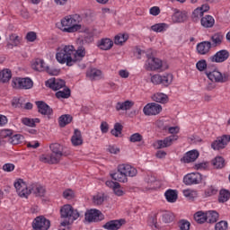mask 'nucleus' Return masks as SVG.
<instances>
[{"instance_id": "nucleus-24", "label": "nucleus", "mask_w": 230, "mask_h": 230, "mask_svg": "<svg viewBox=\"0 0 230 230\" xmlns=\"http://www.w3.org/2000/svg\"><path fill=\"white\" fill-rule=\"evenodd\" d=\"M86 76L92 81H96L102 80V78H103V74L102 73V70L93 68L86 73Z\"/></svg>"}, {"instance_id": "nucleus-23", "label": "nucleus", "mask_w": 230, "mask_h": 230, "mask_svg": "<svg viewBox=\"0 0 230 230\" xmlns=\"http://www.w3.org/2000/svg\"><path fill=\"white\" fill-rule=\"evenodd\" d=\"M211 49L210 41H202L197 45V51L199 55H208Z\"/></svg>"}, {"instance_id": "nucleus-55", "label": "nucleus", "mask_w": 230, "mask_h": 230, "mask_svg": "<svg viewBox=\"0 0 230 230\" xmlns=\"http://www.w3.org/2000/svg\"><path fill=\"white\" fill-rule=\"evenodd\" d=\"M204 17V13H202V10L195 9L194 12L192 13V19L193 21L197 22L199 19H202Z\"/></svg>"}, {"instance_id": "nucleus-9", "label": "nucleus", "mask_w": 230, "mask_h": 230, "mask_svg": "<svg viewBox=\"0 0 230 230\" xmlns=\"http://www.w3.org/2000/svg\"><path fill=\"white\" fill-rule=\"evenodd\" d=\"M51 226L49 219H47L43 216L37 217L32 222L33 230H48Z\"/></svg>"}, {"instance_id": "nucleus-4", "label": "nucleus", "mask_w": 230, "mask_h": 230, "mask_svg": "<svg viewBox=\"0 0 230 230\" xmlns=\"http://www.w3.org/2000/svg\"><path fill=\"white\" fill-rule=\"evenodd\" d=\"M60 213L61 218L66 219L61 222L59 230H66L62 227H67V226L73 224L74 220H78V218H80V212L73 208L71 205H64L60 209Z\"/></svg>"}, {"instance_id": "nucleus-2", "label": "nucleus", "mask_w": 230, "mask_h": 230, "mask_svg": "<svg viewBox=\"0 0 230 230\" xmlns=\"http://www.w3.org/2000/svg\"><path fill=\"white\" fill-rule=\"evenodd\" d=\"M49 148L52 153L40 155V161L48 164H58V163H60V159L64 157V146L55 143L50 145Z\"/></svg>"}, {"instance_id": "nucleus-8", "label": "nucleus", "mask_w": 230, "mask_h": 230, "mask_svg": "<svg viewBox=\"0 0 230 230\" xmlns=\"http://www.w3.org/2000/svg\"><path fill=\"white\" fill-rule=\"evenodd\" d=\"M14 188L22 199H28V196L31 193V187L28 189V185L22 179L14 182Z\"/></svg>"}, {"instance_id": "nucleus-28", "label": "nucleus", "mask_w": 230, "mask_h": 230, "mask_svg": "<svg viewBox=\"0 0 230 230\" xmlns=\"http://www.w3.org/2000/svg\"><path fill=\"white\" fill-rule=\"evenodd\" d=\"M200 22L203 28H213L215 26V18L211 15H206L201 18Z\"/></svg>"}, {"instance_id": "nucleus-22", "label": "nucleus", "mask_w": 230, "mask_h": 230, "mask_svg": "<svg viewBox=\"0 0 230 230\" xmlns=\"http://www.w3.org/2000/svg\"><path fill=\"white\" fill-rule=\"evenodd\" d=\"M199 159V151L191 150L187 152L184 156L181 158L183 163H193Z\"/></svg>"}, {"instance_id": "nucleus-61", "label": "nucleus", "mask_w": 230, "mask_h": 230, "mask_svg": "<svg viewBox=\"0 0 230 230\" xmlns=\"http://www.w3.org/2000/svg\"><path fill=\"white\" fill-rule=\"evenodd\" d=\"M165 130H168L169 134H179V127H169L168 124H165Z\"/></svg>"}, {"instance_id": "nucleus-62", "label": "nucleus", "mask_w": 230, "mask_h": 230, "mask_svg": "<svg viewBox=\"0 0 230 230\" xmlns=\"http://www.w3.org/2000/svg\"><path fill=\"white\" fill-rule=\"evenodd\" d=\"M4 172H13L15 170V165L13 164H4L3 165Z\"/></svg>"}, {"instance_id": "nucleus-46", "label": "nucleus", "mask_w": 230, "mask_h": 230, "mask_svg": "<svg viewBox=\"0 0 230 230\" xmlns=\"http://www.w3.org/2000/svg\"><path fill=\"white\" fill-rule=\"evenodd\" d=\"M127 40H128V35L118 34L117 36H115L114 43L117 46H119V45L123 44V42H127Z\"/></svg>"}, {"instance_id": "nucleus-35", "label": "nucleus", "mask_w": 230, "mask_h": 230, "mask_svg": "<svg viewBox=\"0 0 230 230\" xmlns=\"http://www.w3.org/2000/svg\"><path fill=\"white\" fill-rule=\"evenodd\" d=\"M164 197L167 202H171V203L177 202V199H178L177 190H168L164 193Z\"/></svg>"}, {"instance_id": "nucleus-27", "label": "nucleus", "mask_w": 230, "mask_h": 230, "mask_svg": "<svg viewBox=\"0 0 230 230\" xmlns=\"http://www.w3.org/2000/svg\"><path fill=\"white\" fill-rule=\"evenodd\" d=\"M85 57V48L84 47H79L77 50L75 49L74 48V56L73 58L75 60V64L76 62H81V60Z\"/></svg>"}, {"instance_id": "nucleus-37", "label": "nucleus", "mask_w": 230, "mask_h": 230, "mask_svg": "<svg viewBox=\"0 0 230 230\" xmlns=\"http://www.w3.org/2000/svg\"><path fill=\"white\" fill-rule=\"evenodd\" d=\"M206 216L208 224H215L218 220V213L215 210L206 212Z\"/></svg>"}, {"instance_id": "nucleus-33", "label": "nucleus", "mask_w": 230, "mask_h": 230, "mask_svg": "<svg viewBox=\"0 0 230 230\" xmlns=\"http://www.w3.org/2000/svg\"><path fill=\"white\" fill-rule=\"evenodd\" d=\"M47 67L48 66H46L43 59H36L32 64V69H34V71H46Z\"/></svg>"}, {"instance_id": "nucleus-11", "label": "nucleus", "mask_w": 230, "mask_h": 230, "mask_svg": "<svg viewBox=\"0 0 230 230\" xmlns=\"http://www.w3.org/2000/svg\"><path fill=\"white\" fill-rule=\"evenodd\" d=\"M183 182L186 184V186H191L193 184H200V182H202V174L199 172H191V173L186 174L183 177Z\"/></svg>"}, {"instance_id": "nucleus-32", "label": "nucleus", "mask_w": 230, "mask_h": 230, "mask_svg": "<svg viewBox=\"0 0 230 230\" xmlns=\"http://www.w3.org/2000/svg\"><path fill=\"white\" fill-rule=\"evenodd\" d=\"M19 44H21V38H19V36L16 34H12L7 41V48L9 49H13V47L19 46Z\"/></svg>"}, {"instance_id": "nucleus-21", "label": "nucleus", "mask_w": 230, "mask_h": 230, "mask_svg": "<svg viewBox=\"0 0 230 230\" xmlns=\"http://www.w3.org/2000/svg\"><path fill=\"white\" fill-rule=\"evenodd\" d=\"M71 143L73 146H81L84 145V138H82V131L79 129H75L74 134L71 137Z\"/></svg>"}, {"instance_id": "nucleus-44", "label": "nucleus", "mask_w": 230, "mask_h": 230, "mask_svg": "<svg viewBox=\"0 0 230 230\" xmlns=\"http://www.w3.org/2000/svg\"><path fill=\"white\" fill-rule=\"evenodd\" d=\"M22 123L26 125L27 127H35V123H40V119H30V118H23L22 119Z\"/></svg>"}, {"instance_id": "nucleus-14", "label": "nucleus", "mask_w": 230, "mask_h": 230, "mask_svg": "<svg viewBox=\"0 0 230 230\" xmlns=\"http://www.w3.org/2000/svg\"><path fill=\"white\" fill-rule=\"evenodd\" d=\"M118 167L119 169V172L124 173L127 179H128V177H136L137 175V169L130 164H119Z\"/></svg>"}, {"instance_id": "nucleus-45", "label": "nucleus", "mask_w": 230, "mask_h": 230, "mask_svg": "<svg viewBox=\"0 0 230 230\" xmlns=\"http://www.w3.org/2000/svg\"><path fill=\"white\" fill-rule=\"evenodd\" d=\"M153 31H156V33H161V31H165L168 30V24L166 23H156L151 27Z\"/></svg>"}, {"instance_id": "nucleus-25", "label": "nucleus", "mask_w": 230, "mask_h": 230, "mask_svg": "<svg viewBox=\"0 0 230 230\" xmlns=\"http://www.w3.org/2000/svg\"><path fill=\"white\" fill-rule=\"evenodd\" d=\"M123 226L121 220H111L102 226L103 229L107 230H118Z\"/></svg>"}, {"instance_id": "nucleus-13", "label": "nucleus", "mask_w": 230, "mask_h": 230, "mask_svg": "<svg viewBox=\"0 0 230 230\" xmlns=\"http://www.w3.org/2000/svg\"><path fill=\"white\" fill-rule=\"evenodd\" d=\"M87 222H101L103 220V214L98 209H91L84 214Z\"/></svg>"}, {"instance_id": "nucleus-57", "label": "nucleus", "mask_w": 230, "mask_h": 230, "mask_svg": "<svg viewBox=\"0 0 230 230\" xmlns=\"http://www.w3.org/2000/svg\"><path fill=\"white\" fill-rule=\"evenodd\" d=\"M190 221L188 220H184V219H181L180 222H179V228L180 230H190Z\"/></svg>"}, {"instance_id": "nucleus-56", "label": "nucleus", "mask_w": 230, "mask_h": 230, "mask_svg": "<svg viewBox=\"0 0 230 230\" xmlns=\"http://www.w3.org/2000/svg\"><path fill=\"white\" fill-rule=\"evenodd\" d=\"M218 190L215 186H209L206 190H205V195L206 197H212V195H217Z\"/></svg>"}, {"instance_id": "nucleus-12", "label": "nucleus", "mask_w": 230, "mask_h": 230, "mask_svg": "<svg viewBox=\"0 0 230 230\" xmlns=\"http://www.w3.org/2000/svg\"><path fill=\"white\" fill-rule=\"evenodd\" d=\"M229 141H230V136L223 135L222 137H218L217 140L212 142L211 148H213V150H222L223 148H226Z\"/></svg>"}, {"instance_id": "nucleus-3", "label": "nucleus", "mask_w": 230, "mask_h": 230, "mask_svg": "<svg viewBox=\"0 0 230 230\" xmlns=\"http://www.w3.org/2000/svg\"><path fill=\"white\" fill-rule=\"evenodd\" d=\"M75 47L73 45H66L58 49L56 59L59 64H66L68 67L75 66Z\"/></svg>"}, {"instance_id": "nucleus-39", "label": "nucleus", "mask_w": 230, "mask_h": 230, "mask_svg": "<svg viewBox=\"0 0 230 230\" xmlns=\"http://www.w3.org/2000/svg\"><path fill=\"white\" fill-rule=\"evenodd\" d=\"M194 220L198 224H204V222H208L206 213L202 211H199L196 214H194Z\"/></svg>"}, {"instance_id": "nucleus-40", "label": "nucleus", "mask_w": 230, "mask_h": 230, "mask_svg": "<svg viewBox=\"0 0 230 230\" xmlns=\"http://www.w3.org/2000/svg\"><path fill=\"white\" fill-rule=\"evenodd\" d=\"M73 121V117L71 115H62L59 117V127H66V125H69Z\"/></svg>"}, {"instance_id": "nucleus-5", "label": "nucleus", "mask_w": 230, "mask_h": 230, "mask_svg": "<svg viewBox=\"0 0 230 230\" xmlns=\"http://www.w3.org/2000/svg\"><path fill=\"white\" fill-rule=\"evenodd\" d=\"M145 68L146 71H157L158 69L164 71L165 69H168V63H163V61L157 58L147 56Z\"/></svg>"}, {"instance_id": "nucleus-19", "label": "nucleus", "mask_w": 230, "mask_h": 230, "mask_svg": "<svg viewBox=\"0 0 230 230\" xmlns=\"http://www.w3.org/2000/svg\"><path fill=\"white\" fill-rule=\"evenodd\" d=\"M97 46L102 50V51H109V49H111L114 46V41L109 38H104L100 40L97 42Z\"/></svg>"}, {"instance_id": "nucleus-38", "label": "nucleus", "mask_w": 230, "mask_h": 230, "mask_svg": "<svg viewBox=\"0 0 230 230\" xmlns=\"http://www.w3.org/2000/svg\"><path fill=\"white\" fill-rule=\"evenodd\" d=\"M173 82V75L172 74H165L162 75V83L161 85L164 87H168Z\"/></svg>"}, {"instance_id": "nucleus-53", "label": "nucleus", "mask_w": 230, "mask_h": 230, "mask_svg": "<svg viewBox=\"0 0 230 230\" xmlns=\"http://www.w3.org/2000/svg\"><path fill=\"white\" fill-rule=\"evenodd\" d=\"M129 141L131 143H139L143 141V136L139 133H134L129 137Z\"/></svg>"}, {"instance_id": "nucleus-50", "label": "nucleus", "mask_w": 230, "mask_h": 230, "mask_svg": "<svg viewBox=\"0 0 230 230\" xmlns=\"http://www.w3.org/2000/svg\"><path fill=\"white\" fill-rule=\"evenodd\" d=\"M184 197L189 199L190 200H193V199L197 198V191L187 189L182 191Z\"/></svg>"}, {"instance_id": "nucleus-31", "label": "nucleus", "mask_w": 230, "mask_h": 230, "mask_svg": "<svg viewBox=\"0 0 230 230\" xmlns=\"http://www.w3.org/2000/svg\"><path fill=\"white\" fill-rule=\"evenodd\" d=\"M188 19V16L185 13H182L181 11H175L174 13L172 16V22H184Z\"/></svg>"}, {"instance_id": "nucleus-29", "label": "nucleus", "mask_w": 230, "mask_h": 230, "mask_svg": "<svg viewBox=\"0 0 230 230\" xmlns=\"http://www.w3.org/2000/svg\"><path fill=\"white\" fill-rule=\"evenodd\" d=\"M111 177L114 181H118V182H128V178H127L125 173H123L121 171H119V167H118V170L116 172L111 174Z\"/></svg>"}, {"instance_id": "nucleus-64", "label": "nucleus", "mask_w": 230, "mask_h": 230, "mask_svg": "<svg viewBox=\"0 0 230 230\" xmlns=\"http://www.w3.org/2000/svg\"><path fill=\"white\" fill-rule=\"evenodd\" d=\"M100 128H101L102 134H107V132H109V123L102 121L101 123Z\"/></svg>"}, {"instance_id": "nucleus-1", "label": "nucleus", "mask_w": 230, "mask_h": 230, "mask_svg": "<svg viewBox=\"0 0 230 230\" xmlns=\"http://www.w3.org/2000/svg\"><path fill=\"white\" fill-rule=\"evenodd\" d=\"M81 22L82 17L79 14H74L62 19L61 22L58 23V28L66 33H75L82 30Z\"/></svg>"}, {"instance_id": "nucleus-34", "label": "nucleus", "mask_w": 230, "mask_h": 230, "mask_svg": "<svg viewBox=\"0 0 230 230\" xmlns=\"http://www.w3.org/2000/svg\"><path fill=\"white\" fill-rule=\"evenodd\" d=\"M152 100L157 103H167L168 95L163 93H156L152 96Z\"/></svg>"}, {"instance_id": "nucleus-47", "label": "nucleus", "mask_w": 230, "mask_h": 230, "mask_svg": "<svg viewBox=\"0 0 230 230\" xmlns=\"http://www.w3.org/2000/svg\"><path fill=\"white\" fill-rule=\"evenodd\" d=\"M22 139H24L22 135L16 134L9 138V143H11V145H19L20 143H22Z\"/></svg>"}, {"instance_id": "nucleus-15", "label": "nucleus", "mask_w": 230, "mask_h": 230, "mask_svg": "<svg viewBox=\"0 0 230 230\" xmlns=\"http://www.w3.org/2000/svg\"><path fill=\"white\" fill-rule=\"evenodd\" d=\"M229 58V51L222 49L217 51L214 56L209 58L210 62H216L217 64H221L226 62Z\"/></svg>"}, {"instance_id": "nucleus-10", "label": "nucleus", "mask_w": 230, "mask_h": 230, "mask_svg": "<svg viewBox=\"0 0 230 230\" xmlns=\"http://www.w3.org/2000/svg\"><path fill=\"white\" fill-rule=\"evenodd\" d=\"M162 111L163 106L155 102L148 103L143 109V112L146 116H157Z\"/></svg>"}, {"instance_id": "nucleus-18", "label": "nucleus", "mask_w": 230, "mask_h": 230, "mask_svg": "<svg viewBox=\"0 0 230 230\" xmlns=\"http://www.w3.org/2000/svg\"><path fill=\"white\" fill-rule=\"evenodd\" d=\"M36 105L38 107V112L40 114H42L43 116H50V114H53V110L49 105L46 104V102L42 101L36 102Z\"/></svg>"}, {"instance_id": "nucleus-43", "label": "nucleus", "mask_w": 230, "mask_h": 230, "mask_svg": "<svg viewBox=\"0 0 230 230\" xmlns=\"http://www.w3.org/2000/svg\"><path fill=\"white\" fill-rule=\"evenodd\" d=\"M230 199V192L227 190H221L219 192V198H218V201L219 202H227V200H229Z\"/></svg>"}, {"instance_id": "nucleus-30", "label": "nucleus", "mask_w": 230, "mask_h": 230, "mask_svg": "<svg viewBox=\"0 0 230 230\" xmlns=\"http://www.w3.org/2000/svg\"><path fill=\"white\" fill-rule=\"evenodd\" d=\"M211 48H217L222 44V40H224V34L217 32L211 36Z\"/></svg>"}, {"instance_id": "nucleus-51", "label": "nucleus", "mask_w": 230, "mask_h": 230, "mask_svg": "<svg viewBox=\"0 0 230 230\" xmlns=\"http://www.w3.org/2000/svg\"><path fill=\"white\" fill-rule=\"evenodd\" d=\"M103 202H105V195L96 194L93 196V204H95V206H102Z\"/></svg>"}, {"instance_id": "nucleus-60", "label": "nucleus", "mask_w": 230, "mask_h": 230, "mask_svg": "<svg viewBox=\"0 0 230 230\" xmlns=\"http://www.w3.org/2000/svg\"><path fill=\"white\" fill-rule=\"evenodd\" d=\"M216 230H227V221H220L215 226Z\"/></svg>"}, {"instance_id": "nucleus-16", "label": "nucleus", "mask_w": 230, "mask_h": 230, "mask_svg": "<svg viewBox=\"0 0 230 230\" xmlns=\"http://www.w3.org/2000/svg\"><path fill=\"white\" fill-rule=\"evenodd\" d=\"M45 85L53 91H58L59 89H62V87H66V81L62 79L51 78L46 81Z\"/></svg>"}, {"instance_id": "nucleus-63", "label": "nucleus", "mask_w": 230, "mask_h": 230, "mask_svg": "<svg viewBox=\"0 0 230 230\" xmlns=\"http://www.w3.org/2000/svg\"><path fill=\"white\" fill-rule=\"evenodd\" d=\"M12 136V130L10 129H3L0 131V137L2 139H5V137H10Z\"/></svg>"}, {"instance_id": "nucleus-49", "label": "nucleus", "mask_w": 230, "mask_h": 230, "mask_svg": "<svg viewBox=\"0 0 230 230\" xmlns=\"http://www.w3.org/2000/svg\"><path fill=\"white\" fill-rule=\"evenodd\" d=\"M56 96L58 98H69V96H71V90L66 87L63 91H58L56 93Z\"/></svg>"}, {"instance_id": "nucleus-54", "label": "nucleus", "mask_w": 230, "mask_h": 230, "mask_svg": "<svg viewBox=\"0 0 230 230\" xmlns=\"http://www.w3.org/2000/svg\"><path fill=\"white\" fill-rule=\"evenodd\" d=\"M196 67L198 71H205L208 68V63L205 59H201L197 62Z\"/></svg>"}, {"instance_id": "nucleus-6", "label": "nucleus", "mask_w": 230, "mask_h": 230, "mask_svg": "<svg viewBox=\"0 0 230 230\" xmlns=\"http://www.w3.org/2000/svg\"><path fill=\"white\" fill-rule=\"evenodd\" d=\"M205 75L208 76V80L216 82L217 84H226V82H229V74H222L218 70H206Z\"/></svg>"}, {"instance_id": "nucleus-36", "label": "nucleus", "mask_w": 230, "mask_h": 230, "mask_svg": "<svg viewBox=\"0 0 230 230\" xmlns=\"http://www.w3.org/2000/svg\"><path fill=\"white\" fill-rule=\"evenodd\" d=\"M12 79V70L4 69L0 72V82L3 84H6V82H10Z\"/></svg>"}, {"instance_id": "nucleus-42", "label": "nucleus", "mask_w": 230, "mask_h": 230, "mask_svg": "<svg viewBox=\"0 0 230 230\" xmlns=\"http://www.w3.org/2000/svg\"><path fill=\"white\" fill-rule=\"evenodd\" d=\"M12 106L15 109H22V107H24V98L14 97L12 101Z\"/></svg>"}, {"instance_id": "nucleus-58", "label": "nucleus", "mask_w": 230, "mask_h": 230, "mask_svg": "<svg viewBox=\"0 0 230 230\" xmlns=\"http://www.w3.org/2000/svg\"><path fill=\"white\" fill-rule=\"evenodd\" d=\"M64 199H67V200H71V199L75 198V191L73 190L67 189L63 192Z\"/></svg>"}, {"instance_id": "nucleus-41", "label": "nucleus", "mask_w": 230, "mask_h": 230, "mask_svg": "<svg viewBox=\"0 0 230 230\" xmlns=\"http://www.w3.org/2000/svg\"><path fill=\"white\" fill-rule=\"evenodd\" d=\"M212 164L215 168H224L226 165V161L222 156H217L214 160H212Z\"/></svg>"}, {"instance_id": "nucleus-17", "label": "nucleus", "mask_w": 230, "mask_h": 230, "mask_svg": "<svg viewBox=\"0 0 230 230\" xmlns=\"http://www.w3.org/2000/svg\"><path fill=\"white\" fill-rule=\"evenodd\" d=\"M179 139V136L171 135L165 137L164 140L157 141V148H168V146H172L173 145V141H177Z\"/></svg>"}, {"instance_id": "nucleus-20", "label": "nucleus", "mask_w": 230, "mask_h": 230, "mask_svg": "<svg viewBox=\"0 0 230 230\" xmlns=\"http://www.w3.org/2000/svg\"><path fill=\"white\" fill-rule=\"evenodd\" d=\"M31 193L35 195V197H44L46 195V187L39 183H34L31 185Z\"/></svg>"}, {"instance_id": "nucleus-52", "label": "nucleus", "mask_w": 230, "mask_h": 230, "mask_svg": "<svg viewBox=\"0 0 230 230\" xmlns=\"http://www.w3.org/2000/svg\"><path fill=\"white\" fill-rule=\"evenodd\" d=\"M162 78H163V75L159 74L151 75V84H154V85H161Z\"/></svg>"}, {"instance_id": "nucleus-26", "label": "nucleus", "mask_w": 230, "mask_h": 230, "mask_svg": "<svg viewBox=\"0 0 230 230\" xmlns=\"http://www.w3.org/2000/svg\"><path fill=\"white\" fill-rule=\"evenodd\" d=\"M134 105L133 101H125L124 102H117L115 109L116 111H130Z\"/></svg>"}, {"instance_id": "nucleus-59", "label": "nucleus", "mask_w": 230, "mask_h": 230, "mask_svg": "<svg viewBox=\"0 0 230 230\" xmlns=\"http://www.w3.org/2000/svg\"><path fill=\"white\" fill-rule=\"evenodd\" d=\"M162 220L165 224H170V222L173 221V216L170 213H164L162 216Z\"/></svg>"}, {"instance_id": "nucleus-48", "label": "nucleus", "mask_w": 230, "mask_h": 230, "mask_svg": "<svg viewBox=\"0 0 230 230\" xmlns=\"http://www.w3.org/2000/svg\"><path fill=\"white\" fill-rule=\"evenodd\" d=\"M123 130V126L119 123H115L114 128L111 129L112 136H115V137H119L121 136V131Z\"/></svg>"}, {"instance_id": "nucleus-7", "label": "nucleus", "mask_w": 230, "mask_h": 230, "mask_svg": "<svg viewBox=\"0 0 230 230\" xmlns=\"http://www.w3.org/2000/svg\"><path fill=\"white\" fill-rule=\"evenodd\" d=\"M12 86L14 89H31L33 87V81L30 77H17L13 79Z\"/></svg>"}]
</instances>
